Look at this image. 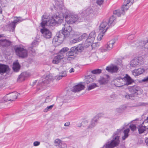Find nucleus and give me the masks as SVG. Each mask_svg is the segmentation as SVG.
Returning a JSON list of instances; mask_svg holds the SVG:
<instances>
[{"instance_id": "nucleus-60", "label": "nucleus", "mask_w": 148, "mask_h": 148, "mask_svg": "<svg viewBox=\"0 0 148 148\" xmlns=\"http://www.w3.org/2000/svg\"><path fill=\"white\" fill-rule=\"evenodd\" d=\"M71 51L73 52H75L76 53L77 52L76 49V47H72L71 49Z\"/></svg>"}, {"instance_id": "nucleus-52", "label": "nucleus", "mask_w": 148, "mask_h": 148, "mask_svg": "<svg viewBox=\"0 0 148 148\" xmlns=\"http://www.w3.org/2000/svg\"><path fill=\"white\" fill-rule=\"evenodd\" d=\"M103 2V0H97L96 1L97 3L99 6H101Z\"/></svg>"}, {"instance_id": "nucleus-14", "label": "nucleus", "mask_w": 148, "mask_h": 148, "mask_svg": "<svg viewBox=\"0 0 148 148\" xmlns=\"http://www.w3.org/2000/svg\"><path fill=\"white\" fill-rule=\"evenodd\" d=\"M9 71V66L7 65L0 64V74L1 75L7 73Z\"/></svg>"}, {"instance_id": "nucleus-18", "label": "nucleus", "mask_w": 148, "mask_h": 148, "mask_svg": "<svg viewBox=\"0 0 148 148\" xmlns=\"http://www.w3.org/2000/svg\"><path fill=\"white\" fill-rule=\"evenodd\" d=\"M139 88L137 86H130L128 87V89L129 91L133 94L137 95L136 93L139 90Z\"/></svg>"}, {"instance_id": "nucleus-57", "label": "nucleus", "mask_w": 148, "mask_h": 148, "mask_svg": "<svg viewBox=\"0 0 148 148\" xmlns=\"http://www.w3.org/2000/svg\"><path fill=\"white\" fill-rule=\"evenodd\" d=\"M40 142L38 141H35L33 143V145L34 146H37L40 144Z\"/></svg>"}, {"instance_id": "nucleus-4", "label": "nucleus", "mask_w": 148, "mask_h": 148, "mask_svg": "<svg viewBox=\"0 0 148 148\" xmlns=\"http://www.w3.org/2000/svg\"><path fill=\"white\" fill-rule=\"evenodd\" d=\"M20 94L16 92H14L9 93L5 95L3 98L5 101H13L17 98Z\"/></svg>"}, {"instance_id": "nucleus-38", "label": "nucleus", "mask_w": 148, "mask_h": 148, "mask_svg": "<svg viewBox=\"0 0 148 148\" xmlns=\"http://www.w3.org/2000/svg\"><path fill=\"white\" fill-rule=\"evenodd\" d=\"M130 6L127 4H126V3L124 2V4L122 6L121 10L123 12H124V13L125 11H127L129 8Z\"/></svg>"}, {"instance_id": "nucleus-58", "label": "nucleus", "mask_w": 148, "mask_h": 148, "mask_svg": "<svg viewBox=\"0 0 148 148\" xmlns=\"http://www.w3.org/2000/svg\"><path fill=\"white\" fill-rule=\"evenodd\" d=\"M67 146L66 145L63 143V142H62L61 145V147H60V148H66Z\"/></svg>"}, {"instance_id": "nucleus-62", "label": "nucleus", "mask_w": 148, "mask_h": 148, "mask_svg": "<svg viewBox=\"0 0 148 148\" xmlns=\"http://www.w3.org/2000/svg\"><path fill=\"white\" fill-rule=\"evenodd\" d=\"M110 97L111 98H113V99H115L116 97V95L114 93H113L110 96Z\"/></svg>"}, {"instance_id": "nucleus-32", "label": "nucleus", "mask_w": 148, "mask_h": 148, "mask_svg": "<svg viewBox=\"0 0 148 148\" xmlns=\"http://www.w3.org/2000/svg\"><path fill=\"white\" fill-rule=\"evenodd\" d=\"M79 41H80L79 40V37H73V39H71L70 40L69 42V44H70L72 45L78 42Z\"/></svg>"}, {"instance_id": "nucleus-3", "label": "nucleus", "mask_w": 148, "mask_h": 148, "mask_svg": "<svg viewBox=\"0 0 148 148\" xmlns=\"http://www.w3.org/2000/svg\"><path fill=\"white\" fill-rule=\"evenodd\" d=\"M121 130H118L115 134V136L114 135L113 140L109 143L107 144L104 145L103 147H105L106 148H113L117 146L119 143V137L118 136V134L119 133Z\"/></svg>"}, {"instance_id": "nucleus-28", "label": "nucleus", "mask_w": 148, "mask_h": 148, "mask_svg": "<svg viewBox=\"0 0 148 148\" xmlns=\"http://www.w3.org/2000/svg\"><path fill=\"white\" fill-rule=\"evenodd\" d=\"M65 17L66 19L65 21L67 23L66 24H69L73 23V21L72 17L71 14L65 16Z\"/></svg>"}, {"instance_id": "nucleus-16", "label": "nucleus", "mask_w": 148, "mask_h": 148, "mask_svg": "<svg viewBox=\"0 0 148 148\" xmlns=\"http://www.w3.org/2000/svg\"><path fill=\"white\" fill-rule=\"evenodd\" d=\"M109 79V76L108 75H105L103 77H101L98 82L100 84H107Z\"/></svg>"}, {"instance_id": "nucleus-40", "label": "nucleus", "mask_w": 148, "mask_h": 148, "mask_svg": "<svg viewBox=\"0 0 148 148\" xmlns=\"http://www.w3.org/2000/svg\"><path fill=\"white\" fill-rule=\"evenodd\" d=\"M72 17V20L73 23L78 20V17L77 15L71 14Z\"/></svg>"}, {"instance_id": "nucleus-31", "label": "nucleus", "mask_w": 148, "mask_h": 148, "mask_svg": "<svg viewBox=\"0 0 148 148\" xmlns=\"http://www.w3.org/2000/svg\"><path fill=\"white\" fill-rule=\"evenodd\" d=\"M95 32V31H92L89 34V36L87 38L93 41L94 40L96 37Z\"/></svg>"}, {"instance_id": "nucleus-49", "label": "nucleus", "mask_w": 148, "mask_h": 148, "mask_svg": "<svg viewBox=\"0 0 148 148\" xmlns=\"http://www.w3.org/2000/svg\"><path fill=\"white\" fill-rule=\"evenodd\" d=\"M76 49L77 51L81 52L83 49V47L81 45H79L77 47H76Z\"/></svg>"}, {"instance_id": "nucleus-9", "label": "nucleus", "mask_w": 148, "mask_h": 148, "mask_svg": "<svg viewBox=\"0 0 148 148\" xmlns=\"http://www.w3.org/2000/svg\"><path fill=\"white\" fill-rule=\"evenodd\" d=\"M12 45V42L10 40L5 39L0 40V46L5 49L8 48Z\"/></svg>"}, {"instance_id": "nucleus-7", "label": "nucleus", "mask_w": 148, "mask_h": 148, "mask_svg": "<svg viewBox=\"0 0 148 148\" xmlns=\"http://www.w3.org/2000/svg\"><path fill=\"white\" fill-rule=\"evenodd\" d=\"M60 34V32H58L56 36L53 39L52 43L55 46H57L62 43L63 40L64 36Z\"/></svg>"}, {"instance_id": "nucleus-5", "label": "nucleus", "mask_w": 148, "mask_h": 148, "mask_svg": "<svg viewBox=\"0 0 148 148\" xmlns=\"http://www.w3.org/2000/svg\"><path fill=\"white\" fill-rule=\"evenodd\" d=\"M16 54L19 57L25 58L27 56V51L23 47H19L15 48Z\"/></svg>"}, {"instance_id": "nucleus-50", "label": "nucleus", "mask_w": 148, "mask_h": 148, "mask_svg": "<svg viewBox=\"0 0 148 148\" xmlns=\"http://www.w3.org/2000/svg\"><path fill=\"white\" fill-rule=\"evenodd\" d=\"M23 20L21 19L20 17H18L16 18V19H15L13 22L14 23V24L16 25V23L18 22H21Z\"/></svg>"}, {"instance_id": "nucleus-22", "label": "nucleus", "mask_w": 148, "mask_h": 148, "mask_svg": "<svg viewBox=\"0 0 148 148\" xmlns=\"http://www.w3.org/2000/svg\"><path fill=\"white\" fill-rule=\"evenodd\" d=\"M93 12V11L92 9L91 8H89L83 11L82 14H84V16H86L90 14H92Z\"/></svg>"}, {"instance_id": "nucleus-59", "label": "nucleus", "mask_w": 148, "mask_h": 148, "mask_svg": "<svg viewBox=\"0 0 148 148\" xmlns=\"http://www.w3.org/2000/svg\"><path fill=\"white\" fill-rule=\"evenodd\" d=\"M51 101V98L49 96H48L46 98L45 100V102L46 103H48L50 102Z\"/></svg>"}, {"instance_id": "nucleus-25", "label": "nucleus", "mask_w": 148, "mask_h": 148, "mask_svg": "<svg viewBox=\"0 0 148 148\" xmlns=\"http://www.w3.org/2000/svg\"><path fill=\"white\" fill-rule=\"evenodd\" d=\"M98 119V117H95L91 120L90 124L88 126V127L89 128H91L94 127L96 125Z\"/></svg>"}, {"instance_id": "nucleus-20", "label": "nucleus", "mask_w": 148, "mask_h": 148, "mask_svg": "<svg viewBox=\"0 0 148 148\" xmlns=\"http://www.w3.org/2000/svg\"><path fill=\"white\" fill-rule=\"evenodd\" d=\"M63 58V55L62 54H59L55 56L52 60V62L55 64H57L60 60Z\"/></svg>"}, {"instance_id": "nucleus-42", "label": "nucleus", "mask_w": 148, "mask_h": 148, "mask_svg": "<svg viewBox=\"0 0 148 148\" xmlns=\"http://www.w3.org/2000/svg\"><path fill=\"white\" fill-rule=\"evenodd\" d=\"M69 50V49L67 47H64L62 48L60 51V54H62L65 53L68 51Z\"/></svg>"}, {"instance_id": "nucleus-36", "label": "nucleus", "mask_w": 148, "mask_h": 148, "mask_svg": "<svg viewBox=\"0 0 148 148\" xmlns=\"http://www.w3.org/2000/svg\"><path fill=\"white\" fill-rule=\"evenodd\" d=\"M116 19L115 17L113 15L110 18L108 21H106L108 22V23H109V25L110 26L111 24L115 21Z\"/></svg>"}, {"instance_id": "nucleus-48", "label": "nucleus", "mask_w": 148, "mask_h": 148, "mask_svg": "<svg viewBox=\"0 0 148 148\" xmlns=\"http://www.w3.org/2000/svg\"><path fill=\"white\" fill-rule=\"evenodd\" d=\"M87 36V34L86 33H84L81 36L78 37L80 41L82 39L86 38Z\"/></svg>"}, {"instance_id": "nucleus-51", "label": "nucleus", "mask_w": 148, "mask_h": 148, "mask_svg": "<svg viewBox=\"0 0 148 148\" xmlns=\"http://www.w3.org/2000/svg\"><path fill=\"white\" fill-rule=\"evenodd\" d=\"M37 45V41L36 40H34L32 43V44L31 45V47H32L34 48V47L36 46Z\"/></svg>"}, {"instance_id": "nucleus-11", "label": "nucleus", "mask_w": 148, "mask_h": 148, "mask_svg": "<svg viewBox=\"0 0 148 148\" xmlns=\"http://www.w3.org/2000/svg\"><path fill=\"white\" fill-rule=\"evenodd\" d=\"M106 70L109 72L110 73H116L118 72L119 68V67L116 65L112 64L108 66L106 68Z\"/></svg>"}, {"instance_id": "nucleus-63", "label": "nucleus", "mask_w": 148, "mask_h": 148, "mask_svg": "<svg viewBox=\"0 0 148 148\" xmlns=\"http://www.w3.org/2000/svg\"><path fill=\"white\" fill-rule=\"evenodd\" d=\"M49 111H50V110L49 109V108H48V107H47L46 108L44 109L43 112H47Z\"/></svg>"}, {"instance_id": "nucleus-37", "label": "nucleus", "mask_w": 148, "mask_h": 148, "mask_svg": "<svg viewBox=\"0 0 148 148\" xmlns=\"http://www.w3.org/2000/svg\"><path fill=\"white\" fill-rule=\"evenodd\" d=\"M93 41L87 39L86 40L84 43V46L86 47H88L89 46L91 45Z\"/></svg>"}, {"instance_id": "nucleus-8", "label": "nucleus", "mask_w": 148, "mask_h": 148, "mask_svg": "<svg viewBox=\"0 0 148 148\" xmlns=\"http://www.w3.org/2000/svg\"><path fill=\"white\" fill-rule=\"evenodd\" d=\"M116 42V40L114 39L108 42L106 45H105L103 47L101 48V50L102 52H105L106 51L111 50L113 47V45Z\"/></svg>"}, {"instance_id": "nucleus-41", "label": "nucleus", "mask_w": 148, "mask_h": 148, "mask_svg": "<svg viewBox=\"0 0 148 148\" xmlns=\"http://www.w3.org/2000/svg\"><path fill=\"white\" fill-rule=\"evenodd\" d=\"M136 95L135 94H130V95H125V97L127 99H133L134 98V97Z\"/></svg>"}, {"instance_id": "nucleus-33", "label": "nucleus", "mask_w": 148, "mask_h": 148, "mask_svg": "<svg viewBox=\"0 0 148 148\" xmlns=\"http://www.w3.org/2000/svg\"><path fill=\"white\" fill-rule=\"evenodd\" d=\"M97 86L96 83H91L88 84L87 87V90H90L97 87Z\"/></svg>"}, {"instance_id": "nucleus-10", "label": "nucleus", "mask_w": 148, "mask_h": 148, "mask_svg": "<svg viewBox=\"0 0 148 148\" xmlns=\"http://www.w3.org/2000/svg\"><path fill=\"white\" fill-rule=\"evenodd\" d=\"M110 25L106 21H103L99 27V31L101 32H106Z\"/></svg>"}, {"instance_id": "nucleus-26", "label": "nucleus", "mask_w": 148, "mask_h": 148, "mask_svg": "<svg viewBox=\"0 0 148 148\" xmlns=\"http://www.w3.org/2000/svg\"><path fill=\"white\" fill-rule=\"evenodd\" d=\"M144 125L143 124H140L138 127V129L140 134H141L143 133L146 129H147L146 127L144 126Z\"/></svg>"}, {"instance_id": "nucleus-2", "label": "nucleus", "mask_w": 148, "mask_h": 148, "mask_svg": "<svg viewBox=\"0 0 148 148\" xmlns=\"http://www.w3.org/2000/svg\"><path fill=\"white\" fill-rule=\"evenodd\" d=\"M114 85L117 87H120L123 85H128L133 82V80L128 75H125L123 78L118 77L114 80Z\"/></svg>"}, {"instance_id": "nucleus-6", "label": "nucleus", "mask_w": 148, "mask_h": 148, "mask_svg": "<svg viewBox=\"0 0 148 148\" xmlns=\"http://www.w3.org/2000/svg\"><path fill=\"white\" fill-rule=\"evenodd\" d=\"M72 30L71 27L69 24H65L64 25V27L62 28L61 32L62 35V36L66 38L69 37L70 34V32Z\"/></svg>"}, {"instance_id": "nucleus-34", "label": "nucleus", "mask_w": 148, "mask_h": 148, "mask_svg": "<svg viewBox=\"0 0 148 148\" xmlns=\"http://www.w3.org/2000/svg\"><path fill=\"white\" fill-rule=\"evenodd\" d=\"M62 142V141L59 139H56L54 141L55 145L56 146H58L60 148V147H61V145Z\"/></svg>"}, {"instance_id": "nucleus-55", "label": "nucleus", "mask_w": 148, "mask_h": 148, "mask_svg": "<svg viewBox=\"0 0 148 148\" xmlns=\"http://www.w3.org/2000/svg\"><path fill=\"white\" fill-rule=\"evenodd\" d=\"M80 34L79 32H75L73 34V37L74 38H78L80 35Z\"/></svg>"}, {"instance_id": "nucleus-13", "label": "nucleus", "mask_w": 148, "mask_h": 148, "mask_svg": "<svg viewBox=\"0 0 148 148\" xmlns=\"http://www.w3.org/2000/svg\"><path fill=\"white\" fill-rule=\"evenodd\" d=\"M136 47L138 49H142L145 48L148 49V40L146 41H143L139 42L137 44H136Z\"/></svg>"}, {"instance_id": "nucleus-27", "label": "nucleus", "mask_w": 148, "mask_h": 148, "mask_svg": "<svg viewBox=\"0 0 148 148\" xmlns=\"http://www.w3.org/2000/svg\"><path fill=\"white\" fill-rule=\"evenodd\" d=\"M16 25L13 22L8 24L7 25L8 30L11 32H13L15 27Z\"/></svg>"}, {"instance_id": "nucleus-35", "label": "nucleus", "mask_w": 148, "mask_h": 148, "mask_svg": "<svg viewBox=\"0 0 148 148\" xmlns=\"http://www.w3.org/2000/svg\"><path fill=\"white\" fill-rule=\"evenodd\" d=\"M130 129H127L125 130L124 131V136L122 137V139L123 140H124L125 139L127 138L128 136V133L129 132Z\"/></svg>"}, {"instance_id": "nucleus-43", "label": "nucleus", "mask_w": 148, "mask_h": 148, "mask_svg": "<svg viewBox=\"0 0 148 148\" xmlns=\"http://www.w3.org/2000/svg\"><path fill=\"white\" fill-rule=\"evenodd\" d=\"M105 32H99L98 36L97 37V40H101Z\"/></svg>"}, {"instance_id": "nucleus-17", "label": "nucleus", "mask_w": 148, "mask_h": 148, "mask_svg": "<svg viewBox=\"0 0 148 148\" xmlns=\"http://www.w3.org/2000/svg\"><path fill=\"white\" fill-rule=\"evenodd\" d=\"M84 86L82 84H78L73 86L72 89V91L76 92L80 91L84 89Z\"/></svg>"}, {"instance_id": "nucleus-19", "label": "nucleus", "mask_w": 148, "mask_h": 148, "mask_svg": "<svg viewBox=\"0 0 148 148\" xmlns=\"http://www.w3.org/2000/svg\"><path fill=\"white\" fill-rule=\"evenodd\" d=\"M145 71V69L143 68H141L134 70L132 71V73L135 76H138L143 73Z\"/></svg>"}, {"instance_id": "nucleus-64", "label": "nucleus", "mask_w": 148, "mask_h": 148, "mask_svg": "<svg viewBox=\"0 0 148 148\" xmlns=\"http://www.w3.org/2000/svg\"><path fill=\"white\" fill-rule=\"evenodd\" d=\"M54 106V104H53L49 106H47V107H48V108H49V109L50 110H50H51L52 108H53V106Z\"/></svg>"}, {"instance_id": "nucleus-54", "label": "nucleus", "mask_w": 148, "mask_h": 148, "mask_svg": "<svg viewBox=\"0 0 148 148\" xmlns=\"http://www.w3.org/2000/svg\"><path fill=\"white\" fill-rule=\"evenodd\" d=\"M130 128L132 130L134 131L136 129V127L134 125L132 124L130 126Z\"/></svg>"}, {"instance_id": "nucleus-47", "label": "nucleus", "mask_w": 148, "mask_h": 148, "mask_svg": "<svg viewBox=\"0 0 148 148\" xmlns=\"http://www.w3.org/2000/svg\"><path fill=\"white\" fill-rule=\"evenodd\" d=\"M143 124L144 125V126L146 127L147 129H148V117L144 121L143 123Z\"/></svg>"}, {"instance_id": "nucleus-12", "label": "nucleus", "mask_w": 148, "mask_h": 148, "mask_svg": "<svg viewBox=\"0 0 148 148\" xmlns=\"http://www.w3.org/2000/svg\"><path fill=\"white\" fill-rule=\"evenodd\" d=\"M143 58L141 56L136 57L132 60L130 62V66L135 67L138 64L139 62L143 60Z\"/></svg>"}, {"instance_id": "nucleus-61", "label": "nucleus", "mask_w": 148, "mask_h": 148, "mask_svg": "<svg viewBox=\"0 0 148 148\" xmlns=\"http://www.w3.org/2000/svg\"><path fill=\"white\" fill-rule=\"evenodd\" d=\"M142 82H148V76L145 77L142 79Z\"/></svg>"}, {"instance_id": "nucleus-21", "label": "nucleus", "mask_w": 148, "mask_h": 148, "mask_svg": "<svg viewBox=\"0 0 148 148\" xmlns=\"http://www.w3.org/2000/svg\"><path fill=\"white\" fill-rule=\"evenodd\" d=\"M66 76V71H62L59 73L58 75L55 77V79L57 81H59L62 79L63 77Z\"/></svg>"}, {"instance_id": "nucleus-39", "label": "nucleus", "mask_w": 148, "mask_h": 148, "mask_svg": "<svg viewBox=\"0 0 148 148\" xmlns=\"http://www.w3.org/2000/svg\"><path fill=\"white\" fill-rule=\"evenodd\" d=\"M102 72V70L99 69H97L92 71L91 72L92 73L95 74H99Z\"/></svg>"}, {"instance_id": "nucleus-46", "label": "nucleus", "mask_w": 148, "mask_h": 148, "mask_svg": "<svg viewBox=\"0 0 148 148\" xmlns=\"http://www.w3.org/2000/svg\"><path fill=\"white\" fill-rule=\"evenodd\" d=\"M56 5L57 6L58 8L59 9L61 8L63 6V5L62 2H57Z\"/></svg>"}, {"instance_id": "nucleus-24", "label": "nucleus", "mask_w": 148, "mask_h": 148, "mask_svg": "<svg viewBox=\"0 0 148 148\" xmlns=\"http://www.w3.org/2000/svg\"><path fill=\"white\" fill-rule=\"evenodd\" d=\"M94 80V79L92 78V75H89L86 77L85 79V83L88 84L92 83Z\"/></svg>"}, {"instance_id": "nucleus-45", "label": "nucleus", "mask_w": 148, "mask_h": 148, "mask_svg": "<svg viewBox=\"0 0 148 148\" xmlns=\"http://www.w3.org/2000/svg\"><path fill=\"white\" fill-rule=\"evenodd\" d=\"M134 1V0H126L124 2L126 3V4H127L130 6L133 4Z\"/></svg>"}, {"instance_id": "nucleus-23", "label": "nucleus", "mask_w": 148, "mask_h": 148, "mask_svg": "<svg viewBox=\"0 0 148 148\" xmlns=\"http://www.w3.org/2000/svg\"><path fill=\"white\" fill-rule=\"evenodd\" d=\"M12 69L13 70L16 72L19 71L20 69V66L18 62H16L13 63Z\"/></svg>"}, {"instance_id": "nucleus-44", "label": "nucleus", "mask_w": 148, "mask_h": 148, "mask_svg": "<svg viewBox=\"0 0 148 148\" xmlns=\"http://www.w3.org/2000/svg\"><path fill=\"white\" fill-rule=\"evenodd\" d=\"M126 108V107L125 106H121L120 108L117 109V111L119 112H121L123 110H125Z\"/></svg>"}, {"instance_id": "nucleus-1", "label": "nucleus", "mask_w": 148, "mask_h": 148, "mask_svg": "<svg viewBox=\"0 0 148 148\" xmlns=\"http://www.w3.org/2000/svg\"><path fill=\"white\" fill-rule=\"evenodd\" d=\"M64 19V15L62 12L57 13L56 15L51 17L49 20L48 17L45 15H43L42 17V21L41 23V25L42 28L40 29V32L42 36L46 39L51 38V32L49 29L45 28V26H53L56 23H61L63 21Z\"/></svg>"}, {"instance_id": "nucleus-30", "label": "nucleus", "mask_w": 148, "mask_h": 148, "mask_svg": "<svg viewBox=\"0 0 148 148\" xmlns=\"http://www.w3.org/2000/svg\"><path fill=\"white\" fill-rule=\"evenodd\" d=\"M114 15H115L116 16L119 17L121 15H124V12L122 11V10H115L113 12Z\"/></svg>"}, {"instance_id": "nucleus-56", "label": "nucleus", "mask_w": 148, "mask_h": 148, "mask_svg": "<svg viewBox=\"0 0 148 148\" xmlns=\"http://www.w3.org/2000/svg\"><path fill=\"white\" fill-rule=\"evenodd\" d=\"M66 55L68 56H73L74 55V53L71 51L68 52V53H67L66 54Z\"/></svg>"}, {"instance_id": "nucleus-53", "label": "nucleus", "mask_w": 148, "mask_h": 148, "mask_svg": "<svg viewBox=\"0 0 148 148\" xmlns=\"http://www.w3.org/2000/svg\"><path fill=\"white\" fill-rule=\"evenodd\" d=\"M29 50H30L32 52V55H34L35 53V50L34 49V47H30L29 48Z\"/></svg>"}, {"instance_id": "nucleus-29", "label": "nucleus", "mask_w": 148, "mask_h": 148, "mask_svg": "<svg viewBox=\"0 0 148 148\" xmlns=\"http://www.w3.org/2000/svg\"><path fill=\"white\" fill-rule=\"evenodd\" d=\"M26 77V73H21L18 77L17 81L18 82H21L25 80V77Z\"/></svg>"}, {"instance_id": "nucleus-15", "label": "nucleus", "mask_w": 148, "mask_h": 148, "mask_svg": "<svg viewBox=\"0 0 148 148\" xmlns=\"http://www.w3.org/2000/svg\"><path fill=\"white\" fill-rule=\"evenodd\" d=\"M53 79L52 76L51 75H48L45 78L42 79V82L40 81V83L43 84H48L50 82H52Z\"/></svg>"}]
</instances>
